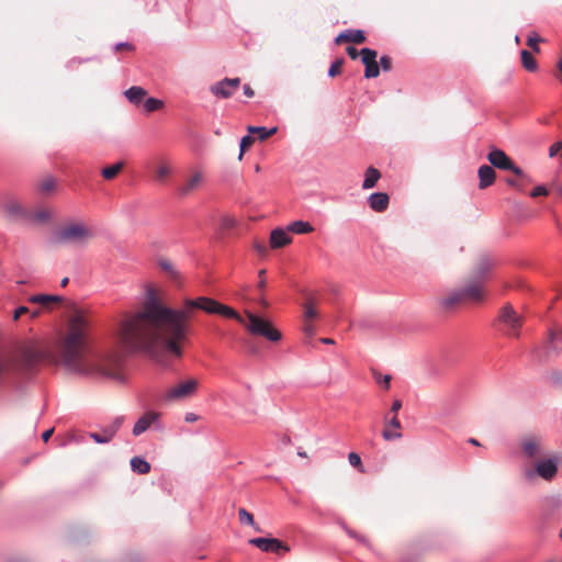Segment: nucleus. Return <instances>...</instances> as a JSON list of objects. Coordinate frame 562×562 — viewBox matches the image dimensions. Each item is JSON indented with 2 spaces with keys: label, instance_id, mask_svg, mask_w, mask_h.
I'll use <instances>...</instances> for the list:
<instances>
[{
  "label": "nucleus",
  "instance_id": "nucleus-52",
  "mask_svg": "<svg viewBox=\"0 0 562 562\" xmlns=\"http://www.w3.org/2000/svg\"><path fill=\"white\" fill-rule=\"evenodd\" d=\"M346 52L351 59H357L360 56V52L353 46H348Z\"/></svg>",
  "mask_w": 562,
  "mask_h": 562
},
{
  "label": "nucleus",
  "instance_id": "nucleus-28",
  "mask_svg": "<svg viewBox=\"0 0 562 562\" xmlns=\"http://www.w3.org/2000/svg\"><path fill=\"white\" fill-rule=\"evenodd\" d=\"M50 218V211L45 207H41L34 212L27 211L25 220H30L35 223H45Z\"/></svg>",
  "mask_w": 562,
  "mask_h": 562
},
{
  "label": "nucleus",
  "instance_id": "nucleus-3",
  "mask_svg": "<svg viewBox=\"0 0 562 562\" xmlns=\"http://www.w3.org/2000/svg\"><path fill=\"white\" fill-rule=\"evenodd\" d=\"M245 315L247 322L244 319L243 325L251 335L261 336L272 342H277L281 339V333L268 319L249 311H246Z\"/></svg>",
  "mask_w": 562,
  "mask_h": 562
},
{
  "label": "nucleus",
  "instance_id": "nucleus-12",
  "mask_svg": "<svg viewBox=\"0 0 562 562\" xmlns=\"http://www.w3.org/2000/svg\"><path fill=\"white\" fill-rule=\"evenodd\" d=\"M29 302L40 305L45 311H53L63 304L64 297L53 294H34L29 297Z\"/></svg>",
  "mask_w": 562,
  "mask_h": 562
},
{
  "label": "nucleus",
  "instance_id": "nucleus-54",
  "mask_svg": "<svg viewBox=\"0 0 562 562\" xmlns=\"http://www.w3.org/2000/svg\"><path fill=\"white\" fill-rule=\"evenodd\" d=\"M265 274H266V270L265 269L260 270L259 273H258V276H259L258 289L259 290H263L265 286H266Z\"/></svg>",
  "mask_w": 562,
  "mask_h": 562
},
{
  "label": "nucleus",
  "instance_id": "nucleus-32",
  "mask_svg": "<svg viewBox=\"0 0 562 562\" xmlns=\"http://www.w3.org/2000/svg\"><path fill=\"white\" fill-rule=\"evenodd\" d=\"M247 131H248L249 134H257L258 138L260 140H266L267 138H269L270 136H272V135H274L277 133V127H272L270 130H267L263 126H251V125H249L247 127Z\"/></svg>",
  "mask_w": 562,
  "mask_h": 562
},
{
  "label": "nucleus",
  "instance_id": "nucleus-29",
  "mask_svg": "<svg viewBox=\"0 0 562 562\" xmlns=\"http://www.w3.org/2000/svg\"><path fill=\"white\" fill-rule=\"evenodd\" d=\"M131 468L138 474H147L150 471V464L140 457L132 458Z\"/></svg>",
  "mask_w": 562,
  "mask_h": 562
},
{
  "label": "nucleus",
  "instance_id": "nucleus-1",
  "mask_svg": "<svg viewBox=\"0 0 562 562\" xmlns=\"http://www.w3.org/2000/svg\"><path fill=\"white\" fill-rule=\"evenodd\" d=\"M196 310L244 324V317L237 311L214 299H186L180 308H171L166 305L160 292L150 288L142 305L119 322L115 330L117 346L98 355L86 353L91 315L87 310L75 308L58 345L60 359L72 372L120 379L123 358L128 353L153 355L162 348L179 358L182 356L181 342L190 331Z\"/></svg>",
  "mask_w": 562,
  "mask_h": 562
},
{
  "label": "nucleus",
  "instance_id": "nucleus-33",
  "mask_svg": "<svg viewBox=\"0 0 562 562\" xmlns=\"http://www.w3.org/2000/svg\"><path fill=\"white\" fill-rule=\"evenodd\" d=\"M303 308H304V313H303V317L305 319H317L319 317V312L316 307V303L314 302V300L312 299H308L304 304H303Z\"/></svg>",
  "mask_w": 562,
  "mask_h": 562
},
{
  "label": "nucleus",
  "instance_id": "nucleus-17",
  "mask_svg": "<svg viewBox=\"0 0 562 562\" xmlns=\"http://www.w3.org/2000/svg\"><path fill=\"white\" fill-rule=\"evenodd\" d=\"M366 41L364 33L360 30H346L337 35L335 43L337 45L344 43L361 44Z\"/></svg>",
  "mask_w": 562,
  "mask_h": 562
},
{
  "label": "nucleus",
  "instance_id": "nucleus-22",
  "mask_svg": "<svg viewBox=\"0 0 562 562\" xmlns=\"http://www.w3.org/2000/svg\"><path fill=\"white\" fill-rule=\"evenodd\" d=\"M126 99L134 105H139L147 97V91L138 86L131 87L124 92Z\"/></svg>",
  "mask_w": 562,
  "mask_h": 562
},
{
  "label": "nucleus",
  "instance_id": "nucleus-26",
  "mask_svg": "<svg viewBox=\"0 0 562 562\" xmlns=\"http://www.w3.org/2000/svg\"><path fill=\"white\" fill-rule=\"evenodd\" d=\"M380 178H381V172L373 167H369L364 173V180L362 183V188L364 190L373 188Z\"/></svg>",
  "mask_w": 562,
  "mask_h": 562
},
{
  "label": "nucleus",
  "instance_id": "nucleus-56",
  "mask_svg": "<svg viewBox=\"0 0 562 562\" xmlns=\"http://www.w3.org/2000/svg\"><path fill=\"white\" fill-rule=\"evenodd\" d=\"M199 419H200V416H199V415H196V414H194V413H191V412H190V413H187V414L184 415V420H186L187 423H194V422H196V420H199Z\"/></svg>",
  "mask_w": 562,
  "mask_h": 562
},
{
  "label": "nucleus",
  "instance_id": "nucleus-39",
  "mask_svg": "<svg viewBox=\"0 0 562 562\" xmlns=\"http://www.w3.org/2000/svg\"><path fill=\"white\" fill-rule=\"evenodd\" d=\"M123 417H116L109 426L103 428L104 432L112 439L123 424Z\"/></svg>",
  "mask_w": 562,
  "mask_h": 562
},
{
  "label": "nucleus",
  "instance_id": "nucleus-9",
  "mask_svg": "<svg viewBox=\"0 0 562 562\" xmlns=\"http://www.w3.org/2000/svg\"><path fill=\"white\" fill-rule=\"evenodd\" d=\"M239 78H225L211 86V92L222 99L231 98L239 88Z\"/></svg>",
  "mask_w": 562,
  "mask_h": 562
},
{
  "label": "nucleus",
  "instance_id": "nucleus-4",
  "mask_svg": "<svg viewBox=\"0 0 562 562\" xmlns=\"http://www.w3.org/2000/svg\"><path fill=\"white\" fill-rule=\"evenodd\" d=\"M93 237V232L83 223H70L56 233V241L61 244L85 243Z\"/></svg>",
  "mask_w": 562,
  "mask_h": 562
},
{
  "label": "nucleus",
  "instance_id": "nucleus-57",
  "mask_svg": "<svg viewBox=\"0 0 562 562\" xmlns=\"http://www.w3.org/2000/svg\"><path fill=\"white\" fill-rule=\"evenodd\" d=\"M402 408V401L394 400L392 403L391 412L396 414Z\"/></svg>",
  "mask_w": 562,
  "mask_h": 562
},
{
  "label": "nucleus",
  "instance_id": "nucleus-55",
  "mask_svg": "<svg viewBox=\"0 0 562 562\" xmlns=\"http://www.w3.org/2000/svg\"><path fill=\"white\" fill-rule=\"evenodd\" d=\"M373 371V374H374V378L376 380V382L382 385V386H386V375H382L381 373H376L374 370Z\"/></svg>",
  "mask_w": 562,
  "mask_h": 562
},
{
  "label": "nucleus",
  "instance_id": "nucleus-24",
  "mask_svg": "<svg viewBox=\"0 0 562 562\" xmlns=\"http://www.w3.org/2000/svg\"><path fill=\"white\" fill-rule=\"evenodd\" d=\"M548 344L547 352H554L555 355H559L562 350V348L559 347V345L562 344V329L550 330L548 336Z\"/></svg>",
  "mask_w": 562,
  "mask_h": 562
},
{
  "label": "nucleus",
  "instance_id": "nucleus-40",
  "mask_svg": "<svg viewBox=\"0 0 562 562\" xmlns=\"http://www.w3.org/2000/svg\"><path fill=\"white\" fill-rule=\"evenodd\" d=\"M56 187V181L53 178H46L38 184V189L42 193H49Z\"/></svg>",
  "mask_w": 562,
  "mask_h": 562
},
{
  "label": "nucleus",
  "instance_id": "nucleus-7",
  "mask_svg": "<svg viewBox=\"0 0 562 562\" xmlns=\"http://www.w3.org/2000/svg\"><path fill=\"white\" fill-rule=\"evenodd\" d=\"M498 319L507 327L506 335L516 338L519 336L522 318L515 312L512 305H505L501 310Z\"/></svg>",
  "mask_w": 562,
  "mask_h": 562
},
{
  "label": "nucleus",
  "instance_id": "nucleus-2",
  "mask_svg": "<svg viewBox=\"0 0 562 562\" xmlns=\"http://www.w3.org/2000/svg\"><path fill=\"white\" fill-rule=\"evenodd\" d=\"M36 342H27L11 352H0V383L15 372H27L43 360Z\"/></svg>",
  "mask_w": 562,
  "mask_h": 562
},
{
  "label": "nucleus",
  "instance_id": "nucleus-63",
  "mask_svg": "<svg viewBox=\"0 0 562 562\" xmlns=\"http://www.w3.org/2000/svg\"><path fill=\"white\" fill-rule=\"evenodd\" d=\"M386 63H387L386 56H381L380 64L384 70L386 69Z\"/></svg>",
  "mask_w": 562,
  "mask_h": 562
},
{
  "label": "nucleus",
  "instance_id": "nucleus-15",
  "mask_svg": "<svg viewBox=\"0 0 562 562\" xmlns=\"http://www.w3.org/2000/svg\"><path fill=\"white\" fill-rule=\"evenodd\" d=\"M159 418V414L156 412H147L145 413L134 425L133 435L139 436L145 432L157 419Z\"/></svg>",
  "mask_w": 562,
  "mask_h": 562
},
{
  "label": "nucleus",
  "instance_id": "nucleus-61",
  "mask_svg": "<svg viewBox=\"0 0 562 562\" xmlns=\"http://www.w3.org/2000/svg\"><path fill=\"white\" fill-rule=\"evenodd\" d=\"M27 314L30 315V317L32 319H35V318H37L41 315V310H35V311H32V312L30 311V313H27Z\"/></svg>",
  "mask_w": 562,
  "mask_h": 562
},
{
  "label": "nucleus",
  "instance_id": "nucleus-62",
  "mask_svg": "<svg viewBox=\"0 0 562 562\" xmlns=\"http://www.w3.org/2000/svg\"><path fill=\"white\" fill-rule=\"evenodd\" d=\"M258 302H259L260 306H261V307H263V308H267V307L269 306L268 301H267L263 296H261V297L258 300Z\"/></svg>",
  "mask_w": 562,
  "mask_h": 562
},
{
  "label": "nucleus",
  "instance_id": "nucleus-31",
  "mask_svg": "<svg viewBox=\"0 0 562 562\" xmlns=\"http://www.w3.org/2000/svg\"><path fill=\"white\" fill-rule=\"evenodd\" d=\"M313 231V226L308 222L303 221H295L288 226V232L294 234H308Z\"/></svg>",
  "mask_w": 562,
  "mask_h": 562
},
{
  "label": "nucleus",
  "instance_id": "nucleus-45",
  "mask_svg": "<svg viewBox=\"0 0 562 562\" xmlns=\"http://www.w3.org/2000/svg\"><path fill=\"white\" fill-rule=\"evenodd\" d=\"M236 225H237V221L233 216L226 215V216H223L221 220V228L223 231L232 229V228L236 227Z\"/></svg>",
  "mask_w": 562,
  "mask_h": 562
},
{
  "label": "nucleus",
  "instance_id": "nucleus-21",
  "mask_svg": "<svg viewBox=\"0 0 562 562\" xmlns=\"http://www.w3.org/2000/svg\"><path fill=\"white\" fill-rule=\"evenodd\" d=\"M157 263L161 271H164L171 281L177 284L181 283V273L170 260L166 258H159Z\"/></svg>",
  "mask_w": 562,
  "mask_h": 562
},
{
  "label": "nucleus",
  "instance_id": "nucleus-6",
  "mask_svg": "<svg viewBox=\"0 0 562 562\" xmlns=\"http://www.w3.org/2000/svg\"><path fill=\"white\" fill-rule=\"evenodd\" d=\"M487 159L493 167L501 170H509L516 176L520 177L522 180L530 182L528 176L525 175L524 171L513 162V160L505 154L504 150L493 149L487 155Z\"/></svg>",
  "mask_w": 562,
  "mask_h": 562
},
{
  "label": "nucleus",
  "instance_id": "nucleus-42",
  "mask_svg": "<svg viewBox=\"0 0 562 562\" xmlns=\"http://www.w3.org/2000/svg\"><path fill=\"white\" fill-rule=\"evenodd\" d=\"M314 322L313 319H305L303 317V326H302V329L304 331V334L308 337V338H312L314 337L315 333H316V327L314 325Z\"/></svg>",
  "mask_w": 562,
  "mask_h": 562
},
{
  "label": "nucleus",
  "instance_id": "nucleus-59",
  "mask_svg": "<svg viewBox=\"0 0 562 562\" xmlns=\"http://www.w3.org/2000/svg\"><path fill=\"white\" fill-rule=\"evenodd\" d=\"M506 182L510 187L517 188L518 190H522L521 184L518 181L514 180V179H507Z\"/></svg>",
  "mask_w": 562,
  "mask_h": 562
},
{
  "label": "nucleus",
  "instance_id": "nucleus-36",
  "mask_svg": "<svg viewBox=\"0 0 562 562\" xmlns=\"http://www.w3.org/2000/svg\"><path fill=\"white\" fill-rule=\"evenodd\" d=\"M143 105H144V110L147 113H151V112L161 110L164 108V101H161L159 99H155V98H147V99L145 98Z\"/></svg>",
  "mask_w": 562,
  "mask_h": 562
},
{
  "label": "nucleus",
  "instance_id": "nucleus-5",
  "mask_svg": "<svg viewBox=\"0 0 562 562\" xmlns=\"http://www.w3.org/2000/svg\"><path fill=\"white\" fill-rule=\"evenodd\" d=\"M198 389L199 381L191 378L170 386L165 393V398L171 402L183 401L193 396Z\"/></svg>",
  "mask_w": 562,
  "mask_h": 562
},
{
  "label": "nucleus",
  "instance_id": "nucleus-44",
  "mask_svg": "<svg viewBox=\"0 0 562 562\" xmlns=\"http://www.w3.org/2000/svg\"><path fill=\"white\" fill-rule=\"evenodd\" d=\"M238 517H239V521H240L241 524H246V525H250V526H254V525H255L252 514H250L249 512H247L245 508H239V510H238Z\"/></svg>",
  "mask_w": 562,
  "mask_h": 562
},
{
  "label": "nucleus",
  "instance_id": "nucleus-60",
  "mask_svg": "<svg viewBox=\"0 0 562 562\" xmlns=\"http://www.w3.org/2000/svg\"><path fill=\"white\" fill-rule=\"evenodd\" d=\"M54 434V428H50V429H47L46 431L43 432L42 435V438L43 440L46 442L48 441V439L52 437V435Z\"/></svg>",
  "mask_w": 562,
  "mask_h": 562
},
{
  "label": "nucleus",
  "instance_id": "nucleus-47",
  "mask_svg": "<svg viewBox=\"0 0 562 562\" xmlns=\"http://www.w3.org/2000/svg\"><path fill=\"white\" fill-rule=\"evenodd\" d=\"M90 437L97 442V443H106L111 441V438L109 435L104 432L102 429L100 432H91Z\"/></svg>",
  "mask_w": 562,
  "mask_h": 562
},
{
  "label": "nucleus",
  "instance_id": "nucleus-49",
  "mask_svg": "<svg viewBox=\"0 0 562 562\" xmlns=\"http://www.w3.org/2000/svg\"><path fill=\"white\" fill-rule=\"evenodd\" d=\"M27 313H30V310L26 306L18 307L13 313V321L16 322L18 319H20L22 315H25Z\"/></svg>",
  "mask_w": 562,
  "mask_h": 562
},
{
  "label": "nucleus",
  "instance_id": "nucleus-14",
  "mask_svg": "<svg viewBox=\"0 0 562 562\" xmlns=\"http://www.w3.org/2000/svg\"><path fill=\"white\" fill-rule=\"evenodd\" d=\"M495 266V260L487 255L477 258L473 268V279L481 281Z\"/></svg>",
  "mask_w": 562,
  "mask_h": 562
},
{
  "label": "nucleus",
  "instance_id": "nucleus-18",
  "mask_svg": "<svg viewBox=\"0 0 562 562\" xmlns=\"http://www.w3.org/2000/svg\"><path fill=\"white\" fill-rule=\"evenodd\" d=\"M292 243V237L282 228H276L270 234V247L272 249L282 248Z\"/></svg>",
  "mask_w": 562,
  "mask_h": 562
},
{
  "label": "nucleus",
  "instance_id": "nucleus-10",
  "mask_svg": "<svg viewBox=\"0 0 562 562\" xmlns=\"http://www.w3.org/2000/svg\"><path fill=\"white\" fill-rule=\"evenodd\" d=\"M362 64L366 66L364 77L375 78L380 74L379 64L376 63V52L371 48H362L360 50Z\"/></svg>",
  "mask_w": 562,
  "mask_h": 562
},
{
  "label": "nucleus",
  "instance_id": "nucleus-64",
  "mask_svg": "<svg viewBox=\"0 0 562 562\" xmlns=\"http://www.w3.org/2000/svg\"><path fill=\"white\" fill-rule=\"evenodd\" d=\"M557 192L562 196V183L557 186Z\"/></svg>",
  "mask_w": 562,
  "mask_h": 562
},
{
  "label": "nucleus",
  "instance_id": "nucleus-19",
  "mask_svg": "<svg viewBox=\"0 0 562 562\" xmlns=\"http://www.w3.org/2000/svg\"><path fill=\"white\" fill-rule=\"evenodd\" d=\"M202 182H203V173L201 171H195L179 188V192L182 195H188L191 192H193L196 189H199L201 187Z\"/></svg>",
  "mask_w": 562,
  "mask_h": 562
},
{
  "label": "nucleus",
  "instance_id": "nucleus-20",
  "mask_svg": "<svg viewBox=\"0 0 562 562\" xmlns=\"http://www.w3.org/2000/svg\"><path fill=\"white\" fill-rule=\"evenodd\" d=\"M479 175V188L480 189H486L487 187L492 186L495 182L496 179V172L493 169V167L488 165H483L479 168L477 171Z\"/></svg>",
  "mask_w": 562,
  "mask_h": 562
},
{
  "label": "nucleus",
  "instance_id": "nucleus-37",
  "mask_svg": "<svg viewBox=\"0 0 562 562\" xmlns=\"http://www.w3.org/2000/svg\"><path fill=\"white\" fill-rule=\"evenodd\" d=\"M171 168L166 162H159L155 168V178L157 181H165V179L170 175Z\"/></svg>",
  "mask_w": 562,
  "mask_h": 562
},
{
  "label": "nucleus",
  "instance_id": "nucleus-51",
  "mask_svg": "<svg viewBox=\"0 0 562 562\" xmlns=\"http://www.w3.org/2000/svg\"><path fill=\"white\" fill-rule=\"evenodd\" d=\"M254 247H255V249L257 250V252H258L260 256H266V255H267V252H268V249H267V247H266L265 243H262V241H256V243L254 244Z\"/></svg>",
  "mask_w": 562,
  "mask_h": 562
},
{
  "label": "nucleus",
  "instance_id": "nucleus-25",
  "mask_svg": "<svg viewBox=\"0 0 562 562\" xmlns=\"http://www.w3.org/2000/svg\"><path fill=\"white\" fill-rule=\"evenodd\" d=\"M368 203L375 212H383L386 210V193L379 192L369 196Z\"/></svg>",
  "mask_w": 562,
  "mask_h": 562
},
{
  "label": "nucleus",
  "instance_id": "nucleus-13",
  "mask_svg": "<svg viewBox=\"0 0 562 562\" xmlns=\"http://www.w3.org/2000/svg\"><path fill=\"white\" fill-rule=\"evenodd\" d=\"M465 302H481L484 300V291L481 281L474 279L461 290Z\"/></svg>",
  "mask_w": 562,
  "mask_h": 562
},
{
  "label": "nucleus",
  "instance_id": "nucleus-23",
  "mask_svg": "<svg viewBox=\"0 0 562 562\" xmlns=\"http://www.w3.org/2000/svg\"><path fill=\"white\" fill-rule=\"evenodd\" d=\"M463 303H465V301L461 290L453 291L440 300L441 306L446 310L453 308Z\"/></svg>",
  "mask_w": 562,
  "mask_h": 562
},
{
  "label": "nucleus",
  "instance_id": "nucleus-34",
  "mask_svg": "<svg viewBox=\"0 0 562 562\" xmlns=\"http://www.w3.org/2000/svg\"><path fill=\"white\" fill-rule=\"evenodd\" d=\"M124 168V162L119 161L102 169L101 175L105 180L114 179Z\"/></svg>",
  "mask_w": 562,
  "mask_h": 562
},
{
  "label": "nucleus",
  "instance_id": "nucleus-11",
  "mask_svg": "<svg viewBox=\"0 0 562 562\" xmlns=\"http://www.w3.org/2000/svg\"><path fill=\"white\" fill-rule=\"evenodd\" d=\"M249 543L265 552H278L279 550L288 552L290 550L288 544L276 538H252Z\"/></svg>",
  "mask_w": 562,
  "mask_h": 562
},
{
  "label": "nucleus",
  "instance_id": "nucleus-16",
  "mask_svg": "<svg viewBox=\"0 0 562 562\" xmlns=\"http://www.w3.org/2000/svg\"><path fill=\"white\" fill-rule=\"evenodd\" d=\"M3 213L8 218H25L27 210L16 200H8L3 204Z\"/></svg>",
  "mask_w": 562,
  "mask_h": 562
},
{
  "label": "nucleus",
  "instance_id": "nucleus-46",
  "mask_svg": "<svg viewBox=\"0 0 562 562\" xmlns=\"http://www.w3.org/2000/svg\"><path fill=\"white\" fill-rule=\"evenodd\" d=\"M342 65H344L342 58L335 60L328 70V76L335 77V76L339 75L341 72Z\"/></svg>",
  "mask_w": 562,
  "mask_h": 562
},
{
  "label": "nucleus",
  "instance_id": "nucleus-27",
  "mask_svg": "<svg viewBox=\"0 0 562 562\" xmlns=\"http://www.w3.org/2000/svg\"><path fill=\"white\" fill-rule=\"evenodd\" d=\"M522 450L529 458H533L539 454L540 441L536 438L525 439L522 442Z\"/></svg>",
  "mask_w": 562,
  "mask_h": 562
},
{
  "label": "nucleus",
  "instance_id": "nucleus-38",
  "mask_svg": "<svg viewBox=\"0 0 562 562\" xmlns=\"http://www.w3.org/2000/svg\"><path fill=\"white\" fill-rule=\"evenodd\" d=\"M541 42H543V38L540 37L536 32H531L528 35L527 45L537 54L540 53V47L538 44Z\"/></svg>",
  "mask_w": 562,
  "mask_h": 562
},
{
  "label": "nucleus",
  "instance_id": "nucleus-48",
  "mask_svg": "<svg viewBox=\"0 0 562 562\" xmlns=\"http://www.w3.org/2000/svg\"><path fill=\"white\" fill-rule=\"evenodd\" d=\"M548 194L549 191L544 186H538L530 192L531 198L547 196Z\"/></svg>",
  "mask_w": 562,
  "mask_h": 562
},
{
  "label": "nucleus",
  "instance_id": "nucleus-53",
  "mask_svg": "<svg viewBox=\"0 0 562 562\" xmlns=\"http://www.w3.org/2000/svg\"><path fill=\"white\" fill-rule=\"evenodd\" d=\"M134 49V46L130 43H119L116 44L115 46V50L116 52H121V50H133Z\"/></svg>",
  "mask_w": 562,
  "mask_h": 562
},
{
  "label": "nucleus",
  "instance_id": "nucleus-58",
  "mask_svg": "<svg viewBox=\"0 0 562 562\" xmlns=\"http://www.w3.org/2000/svg\"><path fill=\"white\" fill-rule=\"evenodd\" d=\"M244 94L248 98H252L255 95V91L251 89L250 86L245 85L244 86Z\"/></svg>",
  "mask_w": 562,
  "mask_h": 562
},
{
  "label": "nucleus",
  "instance_id": "nucleus-43",
  "mask_svg": "<svg viewBox=\"0 0 562 562\" xmlns=\"http://www.w3.org/2000/svg\"><path fill=\"white\" fill-rule=\"evenodd\" d=\"M255 138L250 135L244 136L240 140V153L238 159L241 160L245 151L254 144Z\"/></svg>",
  "mask_w": 562,
  "mask_h": 562
},
{
  "label": "nucleus",
  "instance_id": "nucleus-30",
  "mask_svg": "<svg viewBox=\"0 0 562 562\" xmlns=\"http://www.w3.org/2000/svg\"><path fill=\"white\" fill-rule=\"evenodd\" d=\"M520 58L522 67L530 72H533L538 69L537 60L532 57L531 53L529 50H521L520 52Z\"/></svg>",
  "mask_w": 562,
  "mask_h": 562
},
{
  "label": "nucleus",
  "instance_id": "nucleus-41",
  "mask_svg": "<svg viewBox=\"0 0 562 562\" xmlns=\"http://www.w3.org/2000/svg\"><path fill=\"white\" fill-rule=\"evenodd\" d=\"M348 461L349 463L356 468L359 472L363 473L364 472V469H363V465H362V461H361V458L360 456L357 453V452H350L348 454Z\"/></svg>",
  "mask_w": 562,
  "mask_h": 562
},
{
  "label": "nucleus",
  "instance_id": "nucleus-50",
  "mask_svg": "<svg viewBox=\"0 0 562 562\" xmlns=\"http://www.w3.org/2000/svg\"><path fill=\"white\" fill-rule=\"evenodd\" d=\"M560 150H562V143L557 142L550 146L549 156L554 157Z\"/></svg>",
  "mask_w": 562,
  "mask_h": 562
},
{
  "label": "nucleus",
  "instance_id": "nucleus-35",
  "mask_svg": "<svg viewBox=\"0 0 562 562\" xmlns=\"http://www.w3.org/2000/svg\"><path fill=\"white\" fill-rule=\"evenodd\" d=\"M402 428L401 423L396 416H394L389 422V440L400 439L402 437V432L400 429Z\"/></svg>",
  "mask_w": 562,
  "mask_h": 562
},
{
  "label": "nucleus",
  "instance_id": "nucleus-8",
  "mask_svg": "<svg viewBox=\"0 0 562 562\" xmlns=\"http://www.w3.org/2000/svg\"><path fill=\"white\" fill-rule=\"evenodd\" d=\"M559 458L551 457L544 460H540L535 464V471H527L526 477L531 479L533 474H538L546 481H552L558 473Z\"/></svg>",
  "mask_w": 562,
  "mask_h": 562
}]
</instances>
